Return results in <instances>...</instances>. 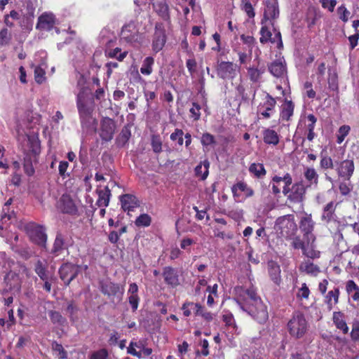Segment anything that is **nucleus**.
<instances>
[{
	"instance_id": "obj_1",
	"label": "nucleus",
	"mask_w": 359,
	"mask_h": 359,
	"mask_svg": "<svg viewBox=\"0 0 359 359\" xmlns=\"http://www.w3.org/2000/svg\"><path fill=\"white\" fill-rule=\"evenodd\" d=\"M28 149L24 151L23 168L25 173L28 176H32L35 170L34 163L37 162V158L41 153V144L37 138L27 136Z\"/></svg>"
},
{
	"instance_id": "obj_2",
	"label": "nucleus",
	"mask_w": 359,
	"mask_h": 359,
	"mask_svg": "<svg viewBox=\"0 0 359 359\" xmlns=\"http://www.w3.org/2000/svg\"><path fill=\"white\" fill-rule=\"evenodd\" d=\"M309 324L304 314L301 311H294L287 324L290 335L297 339L302 338L308 330Z\"/></svg>"
},
{
	"instance_id": "obj_3",
	"label": "nucleus",
	"mask_w": 359,
	"mask_h": 359,
	"mask_svg": "<svg viewBox=\"0 0 359 359\" xmlns=\"http://www.w3.org/2000/svg\"><path fill=\"white\" fill-rule=\"evenodd\" d=\"M338 203L330 201L323 208L320 219L324 225L330 230L332 233L336 234L339 231L340 222L336 215V208Z\"/></svg>"
},
{
	"instance_id": "obj_4",
	"label": "nucleus",
	"mask_w": 359,
	"mask_h": 359,
	"mask_svg": "<svg viewBox=\"0 0 359 359\" xmlns=\"http://www.w3.org/2000/svg\"><path fill=\"white\" fill-rule=\"evenodd\" d=\"M275 229L281 237L292 238L297 231L294 216L292 214L279 217L276 219Z\"/></svg>"
},
{
	"instance_id": "obj_5",
	"label": "nucleus",
	"mask_w": 359,
	"mask_h": 359,
	"mask_svg": "<svg viewBox=\"0 0 359 359\" xmlns=\"http://www.w3.org/2000/svg\"><path fill=\"white\" fill-rule=\"evenodd\" d=\"M76 107L81 124L89 122L92 118L94 107L93 103L88 104L84 90H81L76 97Z\"/></svg>"
},
{
	"instance_id": "obj_6",
	"label": "nucleus",
	"mask_w": 359,
	"mask_h": 359,
	"mask_svg": "<svg viewBox=\"0 0 359 359\" xmlns=\"http://www.w3.org/2000/svg\"><path fill=\"white\" fill-rule=\"evenodd\" d=\"M315 226L316 222L312 218V215L304 212L299 222V228L308 245L310 243H313L316 240V236L313 233Z\"/></svg>"
},
{
	"instance_id": "obj_7",
	"label": "nucleus",
	"mask_w": 359,
	"mask_h": 359,
	"mask_svg": "<svg viewBox=\"0 0 359 359\" xmlns=\"http://www.w3.org/2000/svg\"><path fill=\"white\" fill-rule=\"evenodd\" d=\"M276 99L269 93L264 92V97L257 106V116L259 118H270L276 111Z\"/></svg>"
},
{
	"instance_id": "obj_8",
	"label": "nucleus",
	"mask_w": 359,
	"mask_h": 359,
	"mask_svg": "<svg viewBox=\"0 0 359 359\" xmlns=\"http://www.w3.org/2000/svg\"><path fill=\"white\" fill-rule=\"evenodd\" d=\"M167 41L165 25L163 22H157L154 26V32L151 39V50L158 53L163 50Z\"/></svg>"
},
{
	"instance_id": "obj_9",
	"label": "nucleus",
	"mask_w": 359,
	"mask_h": 359,
	"mask_svg": "<svg viewBox=\"0 0 359 359\" xmlns=\"http://www.w3.org/2000/svg\"><path fill=\"white\" fill-rule=\"evenodd\" d=\"M242 309L247 311L259 323H264L269 318L266 306L261 300H258L255 304H249L242 306Z\"/></svg>"
},
{
	"instance_id": "obj_10",
	"label": "nucleus",
	"mask_w": 359,
	"mask_h": 359,
	"mask_svg": "<svg viewBox=\"0 0 359 359\" xmlns=\"http://www.w3.org/2000/svg\"><path fill=\"white\" fill-rule=\"evenodd\" d=\"M216 72L217 76L224 80H233L239 72V67L229 61L218 62Z\"/></svg>"
},
{
	"instance_id": "obj_11",
	"label": "nucleus",
	"mask_w": 359,
	"mask_h": 359,
	"mask_svg": "<svg viewBox=\"0 0 359 359\" xmlns=\"http://www.w3.org/2000/svg\"><path fill=\"white\" fill-rule=\"evenodd\" d=\"M281 182H284V187L283 188V194L287 196L288 199V195L291 191L290 186L292 184V178L289 172L285 173L283 177L274 175L271 182L272 193L274 195H278L280 194V188L278 187L276 184H280Z\"/></svg>"
},
{
	"instance_id": "obj_12",
	"label": "nucleus",
	"mask_w": 359,
	"mask_h": 359,
	"mask_svg": "<svg viewBox=\"0 0 359 359\" xmlns=\"http://www.w3.org/2000/svg\"><path fill=\"white\" fill-rule=\"evenodd\" d=\"M80 267L81 266L70 262H66L61 265L59 269V275L65 285H69L77 277Z\"/></svg>"
},
{
	"instance_id": "obj_13",
	"label": "nucleus",
	"mask_w": 359,
	"mask_h": 359,
	"mask_svg": "<svg viewBox=\"0 0 359 359\" xmlns=\"http://www.w3.org/2000/svg\"><path fill=\"white\" fill-rule=\"evenodd\" d=\"M57 208L63 214L72 216L78 215V208L75 201L69 194H62L57 203Z\"/></svg>"
},
{
	"instance_id": "obj_14",
	"label": "nucleus",
	"mask_w": 359,
	"mask_h": 359,
	"mask_svg": "<svg viewBox=\"0 0 359 359\" xmlns=\"http://www.w3.org/2000/svg\"><path fill=\"white\" fill-rule=\"evenodd\" d=\"M162 277L166 285L171 288H177L181 285L180 276L178 269L171 266L163 268Z\"/></svg>"
},
{
	"instance_id": "obj_15",
	"label": "nucleus",
	"mask_w": 359,
	"mask_h": 359,
	"mask_svg": "<svg viewBox=\"0 0 359 359\" xmlns=\"http://www.w3.org/2000/svg\"><path fill=\"white\" fill-rule=\"evenodd\" d=\"M27 232L31 241L41 246H44L47 241V235L43 226L35 224H29Z\"/></svg>"
},
{
	"instance_id": "obj_16",
	"label": "nucleus",
	"mask_w": 359,
	"mask_h": 359,
	"mask_svg": "<svg viewBox=\"0 0 359 359\" xmlns=\"http://www.w3.org/2000/svg\"><path fill=\"white\" fill-rule=\"evenodd\" d=\"M116 123L112 118L104 117L101 120L100 137L102 141H111L114 137Z\"/></svg>"
},
{
	"instance_id": "obj_17",
	"label": "nucleus",
	"mask_w": 359,
	"mask_h": 359,
	"mask_svg": "<svg viewBox=\"0 0 359 359\" xmlns=\"http://www.w3.org/2000/svg\"><path fill=\"white\" fill-rule=\"evenodd\" d=\"M306 194V187L302 182L293 184L287 201L292 204H302Z\"/></svg>"
},
{
	"instance_id": "obj_18",
	"label": "nucleus",
	"mask_w": 359,
	"mask_h": 359,
	"mask_svg": "<svg viewBox=\"0 0 359 359\" xmlns=\"http://www.w3.org/2000/svg\"><path fill=\"white\" fill-rule=\"evenodd\" d=\"M279 16V8L278 3L267 1L264 8L263 18L261 20V24H265L269 21L271 27L275 25V20Z\"/></svg>"
},
{
	"instance_id": "obj_19",
	"label": "nucleus",
	"mask_w": 359,
	"mask_h": 359,
	"mask_svg": "<svg viewBox=\"0 0 359 359\" xmlns=\"http://www.w3.org/2000/svg\"><path fill=\"white\" fill-rule=\"evenodd\" d=\"M4 283L6 285V288H5L2 294H4L5 292L7 291H19L21 288L22 280L20 277V275L13 271H8L4 279Z\"/></svg>"
},
{
	"instance_id": "obj_20",
	"label": "nucleus",
	"mask_w": 359,
	"mask_h": 359,
	"mask_svg": "<svg viewBox=\"0 0 359 359\" xmlns=\"http://www.w3.org/2000/svg\"><path fill=\"white\" fill-rule=\"evenodd\" d=\"M355 170V165L353 160L346 159L341 161L337 168L339 177L344 180H350Z\"/></svg>"
},
{
	"instance_id": "obj_21",
	"label": "nucleus",
	"mask_w": 359,
	"mask_h": 359,
	"mask_svg": "<svg viewBox=\"0 0 359 359\" xmlns=\"http://www.w3.org/2000/svg\"><path fill=\"white\" fill-rule=\"evenodd\" d=\"M56 22L55 16L50 13H43L39 18L36 28L41 31H50Z\"/></svg>"
},
{
	"instance_id": "obj_22",
	"label": "nucleus",
	"mask_w": 359,
	"mask_h": 359,
	"mask_svg": "<svg viewBox=\"0 0 359 359\" xmlns=\"http://www.w3.org/2000/svg\"><path fill=\"white\" fill-rule=\"evenodd\" d=\"M101 292L108 297L116 296L121 290L120 285L108 280H101L99 283Z\"/></svg>"
},
{
	"instance_id": "obj_23",
	"label": "nucleus",
	"mask_w": 359,
	"mask_h": 359,
	"mask_svg": "<svg viewBox=\"0 0 359 359\" xmlns=\"http://www.w3.org/2000/svg\"><path fill=\"white\" fill-rule=\"evenodd\" d=\"M121 208L124 211H133L140 204L136 196L132 194H123L120 196Z\"/></svg>"
},
{
	"instance_id": "obj_24",
	"label": "nucleus",
	"mask_w": 359,
	"mask_h": 359,
	"mask_svg": "<svg viewBox=\"0 0 359 359\" xmlns=\"http://www.w3.org/2000/svg\"><path fill=\"white\" fill-rule=\"evenodd\" d=\"M97 194V199L96 201V205L98 207L106 208L109 205L110 197L111 196V190L109 188L106 186L103 188L99 187L95 191Z\"/></svg>"
},
{
	"instance_id": "obj_25",
	"label": "nucleus",
	"mask_w": 359,
	"mask_h": 359,
	"mask_svg": "<svg viewBox=\"0 0 359 359\" xmlns=\"http://www.w3.org/2000/svg\"><path fill=\"white\" fill-rule=\"evenodd\" d=\"M294 104L292 100H285L281 105L280 119L283 121H289L294 114Z\"/></svg>"
},
{
	"instance_id": "obj_26",
	"label": "nucleus",
	"mask_w": 359,
	"mask_h": 359,
	"mask_svg": "<svg viewBox=\"0 0 359 359\" xmlns=\"http://www.w3.org/2000/svg\"><path fill=\"white\" fill-rule=\"evenodd\" d=\"M238 191L243 192L246 198L252 197L255 194L253 189L243 181L238 182L231 187V192L233 197H238L240 196L238 193Z\"/></svg>"
},
{
	"instance_id": "obj_27",
	"label": "nucleus",
	"mask_w": 359,
	"mask_h": 359,
	"mask_svg": "<svg viewBox=\"0 0 359 359\" xmlns=\"http://www.w3.org/2000/svg\"><path fill=\"white\" fill-rule=\"evenodd\" d=\"M299 270L302 273L316 276L320 271V267L311 259H305L300 264Z\"/></svg>"
},
{
	"instance_id": "obj_28",
	"label": "nucleus",
	"mask_w": 359,
	"mask_h": 359,
	"mask_svg": "<svg viewBox=\"0 0 359 359\" xmlns=\"http://www.w3.org/2000/svg\"><path fill=\"white\" fill-rule=\"evenodd\" d=\"M333 323L344 334L348 332L349 328L346 322V317L341 311H334L332 315Z\"/></svg>"
},
{
	"instance_id": "obj_29",
	"label": "nucleus",
	"mask_w": 359,
	"mask_h": 359,
	"mask_svg": "<svg viewBox=\"0 0 359 359\" xmlns=\"http://www.w3.org/2000/svg\"><path fill=\"white\" fill-rule=\"evenodd\" d=\"M68 247L65 236L62 233L58 232L55 236L51 253L55 256H58L64 250L68 249Z\"/></svg>"
},
{
	"instance_id": "obj_30",
	"label": "nucleus",
	"mask_w": 359,
	"mask_h": 359,
	"mask_svg": "<svg viewBox=\"0 0 359 359\" xmlns=\"http://www.w3.org/2000/svg\"><path fill=\"white\" fill-rule=\"evenodd\" d=\"M263 141L266 144L276 146L280 142V135L271 128H266L262 131Z\"/></svg>"
},
{
	"instance_id": "obj_31",
	"label": "nucleus",
	"mask_w": 359,
	"mask_h": 359,
	"mask_svg": "<svg viewBox=\"0 0 359 359\" xmlns=\"http://www.w3.org/2000/svg\"><path fill=\"white\" fill-rule=\"evenodd\" d=\"M269 71L275 77H283L286 72V65L279 60H275L269 65Z\"/></svg>"
},
{
	"instance_id": "obj_32",
	"label": "nucleus",
	"mask_w": 359,
	"mask_h": 359,
	"mask_svg": "<svg viewBox=\"0 0 359 359\" xmlns=\"http://www.w3.org/2000/svg\"><path fill=\"white\" fill-rule=\"evenodd\" d=\"M339 294V288L335 287L333 290H330L325 296V303L330 310H331L334 305L338 304Z\"/></svg>"
},
{
	"instance_id": "obj_33",
	"label": "nucleus",
	"mask_w": 359,
	"mask_h": 359,
	"mask_svg": "<svg viewBox=\"0 0 359 359\" xmlns=\"http://www.w3.org/2000/svg\"><path fill=\"white\" fill-rule=\"evenodd\" d=\"M152 1V5L156 13L165 21L170 20L169 8L165 1H161L154 3Z\"/></svg>"
},
{
	"instance_id": "obj_34",
	"label": "nucleus",
	"mask_w": 359,
	"mask_h": 359,
	"mask_svg": "<svg viewBox=\"0 0 359 359\" xmlns=\"http://www.w3.org/2000/svg\"><path fill=\"white\" fill-rule=\"evenodd\" d=\"M268 272L271 279L276 283L280 282V268L275 262L271 261L268 263Z\"/></svg>"
},
{
	"instance_id": "obj_35",
	"label": "nucleus",
	"mask_w": 359,
	"mask_h": 359,
	"mask_svg": "<svg viewBox=\"0 0 359 359\" xmlns=\"http://www.w3.org/2000/svg\"><path fill=\"white\" fill-rule=\"evenodd\" d=\"M306 118L309 121V123L306 125V139L309 142H312L316 136L314 129L317 122V118L313 114H309L306 116Z\"/></svg>"
},
{
	"instance_id": "obj_36",
	"label": "nucleus",
	"mask_w": 359,
	"mask_h": 359,
	"mask_svg": "<svg viewBox=\"0 0 359 359\" xmlns=\"http://www.w3.org/2000/svg\"><path fill=\"white\" fill-rule=\"evenodd\" d=\"M249 79L253 83H257L260 81L262 74L265 72L264 67H257L255 66L247 68Z\"/></svg>"
},
{
	"instance_id": "obj_37",
	"label": "nucleus",
	"mask_w": 359,
	"mask_h": 359,
	"mask_svg": "<svg viewBox=\"0 0 359 359\" xmlns=\"http://www.w3.org/2000/svg\"><path fill=\"white\" fill-rule=\"evenodd\" d=\"M304 177L310 184V186L314 184L317 186L318 184V175L313 168L306 167L304 168Z\"/></svg>"
},
{
	"instance_id": "obj_38",
	"label": "nucleus",
	"mask_w": 359,
	"mask_h": 359,
	"mask_svg": "<svg viewBox=\"0 0 359 359\" xmlns=\"http://www.w3.org/2000/svg\"><path fill=\"white\" fill-rule=\"evenodd\" d=\"M248 170L250 173L252 174L257 178H263L266 174V170L264 165L259 163H251Z\"/></svg>"
},
{
	"instance_id": "obj_39",
	"label": "nucleus",
	"mask_w": 359,
	"mask_h": 359,
	"mask_svg": "<svg viewBox=\"0 0 359 359\" xmlns=\"http://www.w3.org/2000/svg\"><path fill=\"white\" fill-rule=\"evenodd\" d=\"M346 290L351 295L353 301H359V286L353 280H348L346 283Z\"/></svg>"
},
{
	"instance_id": "obj_40",
	"label": "nucleus",
	"mask_w": 359,
	"mask_h": 359,
	"mask_svg": "<svg viewBox=\"0 0 359 359\" xmlns=\"http://www.w3.org/2000/svg\"><path fill=\"white\" fill-rule=\"evenodd\" d=\"M210 163L208 160L201 162L200 164L195 168V174L197 177H200L201 180H205L208 175Z\"/></svg>"
},
{
	"instance_id": "obj_41",
	"label": "nucleus",
	"mask_w": 359,
	"mask_h": 359,
	"mask_svg": "<svg viewBox=\"0 0 359 359\" xmlns=\"http://www.w3.org/2000/svg\"><path fill=\"white\" fill-rule=\"evenodd\" d=\"M262 27L259 31V34L261 35L259 38V41L262 44H265L269 42L271 43H274V41H272V33L270 31L269 28L266 25V23L265 24H261Z\"/></svg>"
},
{
	"instance_id": "obj_42",
	"label": "nucleus",
	"mask_w": 359,
	"mask_h": 359,
	"mask_svg": "<svg viewBox=\"0 0 359 359\" xmlns=\"http://www.w3.org/2000/svg\"><path fill=\"white\" fill-rule=\"evenodd\" d=\"M154 65V58L151 56L146 57L140 67V72L144 76L150 75L153 72V66Z\"/></svg>"
},
{
	"instance_id": "obj_43",
	"label": "nucleus",
	"mask_w": 359,
	"mask_h": 359,
	"mask_svg": "<svg viewBox=\"0 0 359 359\" xmlns=\"http://www.w3.org/2000/svg\"><path fill=\"white\" fill-rule=\"evenodd\" d=\"M131 136L130 130L127 128H123L118 136L116 139V144L118 147H124L129 141Z\"/></svg>"
},
{
	"instance_id": "obj_44",
	"label": "nucleus",
	"mask_w": 359,
	"mask_h": 359,
	"mask_svg": "<svg viewBox=\"0 0 359 359\" xmlns=\"http://www.w3.org/2000/svg\"><path fill=\"white\" fill-rule=\"evenodd\" d=\"M201 143L204 149H208V147H214L216 145L215 137L210 133H204L201 137Z\"/></svg>"
},
{
	"instance_id": "obj_45",
	"label": "nucleus",
	"mask_w": 359,
	"mask_h": 359,
	"mask_svg": "<svg viewBox=\"0 0 359 359\" xmlns=\"http://www.w3.org/2000/svg\"><path fill=\"white\" fill-rule=\"evenodd\" d=\"M163 142L158 134H153L151 136V146L155 154H160L162 151Z\"/></svg>"
},
{
	"instance_id": "obj_46",
	"label": "nucleus",
	"mask_w": 359,
	"mask_h": 359,
	"mask_svg": "<svg viewBox=\"0 0 359 359\" xmlns=\"http://www.w3.org/2000/svg\"><path fill=\"white\" fill-rule=\"evenodd\" d=\"M48 316L50 321L54 325H64L67 322L66 318H64L59 311H49Z\"/></svg>"
},
{
	"instance_id": "obj_47",
	"label": "nucleus",
	"mask_w": 359,
	"mask_h": 359,
	"mask_svg": "<svg viewBox=\"0 0 359 359\" xmlns=\"http://www.w3.org/2000/svg\"><path fill=\"white\" fill-rule=\"evenodd\" d=\"M34 271L41 280L48 279L47 267L41 260H38L35 264Z\"/></svg>"
},
{
	"instance_id": "obj_48",
	"label": "nucleus",
	"mask_w": 359,
	"mask_h": 359,
	"mask_svg": "<svg viewBox=\"0 0 359 359\" xmlns=\"http://www.w3.org/2000/svg\"><path fill=\"white\" fill-rule=\"evenodd\" d=\"M121 49L116 47L112 50L106 52V55L110 58H116L118 61H122L126 57L128 53L126 51L121 53Z\"/></svg>"
},
{
	"instance_id": "obj_49",
	"label": "nucleus",
	"mask_w": 359,
	"mask_h": 359,
	"mask_svg": "<svg viewBox=\"0 0 359 359\" xmlns=\"http://www.w3.org/2000/svg\"><path fill=\"white\" fill-rule=\"evenodd\" d=\"M310 294L311 291L309 287L305 283H304L302 284L301 287L299 288L296 297L297 299L302 301L303 299H308Z\"/></svg>"
},
{
	"instance_id": "obj_50",
	"label": "nucleus",
	"mask_w": 359,
	"mask_h": 359,
	"mask_svg": "<svg viewBox=\"0 0 359 359\" xmlns=\"http://www.w3.org/2000/svg\"><path fill=\"white\" fill-rule=\"evenodd\" d=\"M151 217L148 214H141L137 217L135 223L137 226L147 227L151 224Z\"/></svg>"
},
{
	"instance_id": "obj_51",
	"label": "nucleus",
	"mask_w": 359,
	"mask_h": 359,
	"mask_svg": "<svg viewBox=\"0 0 359 359\" xmlns=\"http://www.w3.org/2000/svg\"><path fill=\"white\" fill-rule=\"evenodd\" d=\"M241 8L249 18H253L255 16L254 8L249 0H241Z\"/></svg>"
},
{
	"instance_id": "obj_52",
	"label": "nucleus",
	"mask_w": 359,
	"mask_h": 359,
	"mask_svg": "<svg viewBox=\"0 0 359 359\" xmlns=\"http://www.w3.org/2000/svg\"><path fill=\"white\" fill-rule=\"evenodd\" d=\"M350 130L351 128L348 125H343L339 128L337 140L338 144L343 142L345 137L348 135Z\"/></svg>"
},
{
	"instance_id": "obj_53",
	"label": "nucleus",
	"mask_w": 359,
	"mask_h": 359,
	"mask_svg": "<svg viewBox=\"0 0 359 359\" xmlns=\"http://www.w3.org/2000/svg\"><path fill=\"white\" fill-rule=\"evenodd\" d=\"M142 346V342H133L130 341V345L128 348V353L131 354L132 355L136 356L138 358H142V352L137 351L135 347H137V348H141Z\"/></svg>"
},
{
	"instance_id": "obj_54",
	"label": "nucleus",
	"mask_w": 359,
	"mask_h": 359,
	"mask_svg": "<svg viewBox=\"0 0 359 359\" xmlns=\"http://www.w3.org/2000/svg\"><path fill=\"white\" fill-rule=\"evenodd\" d=\"M12 39L11 34L7 28H3L0 31V45L6 46L9 43Z\"/></svg>"
},
{
	"instance_id": "obj_55",
	"label": "nucleus",
	"mask_w": 359,
	"mask_h": 359,
	"mask_svg": "<svg viewBox=\"0 0 359 359\" xmlns=\"http://www.w3.org/2000/svg\"><path fill=\"white\" fill-rule=\"evenodd\" d=\"M258 300H261V298L257 295L255 288L253 286L247 288V302L255 304Z\"/></svg>"
},
{
	"instance_id": "obj_56",
	"label": "nucleus",
	"mask_w": 359,
	"mask_h": 359,
	"mask_svg": "<svg viewBox=\"0 0 359 359\" xmlns=\"http://www.w3.org/2000/svg\"><path fill=\"white\" fill-rule=\"evenodd\" d=\"M337 14L339 18L344 22H346L348 20L350 12L347 10L344 4L341 5L337 8Z\"/></svg>"
},
{
	"instance_id": "obj_57",
	"label": "nucleus",
	"mask_w": 359,
	"mask_h": 359,
	"mask_svg": "<svg viewBox=\"0 0 359 359\" xmlns=\"http://www.w3.org/2000/svg\"><path fill=\"white\" fill-rule=\"evenodd\" d=\"M46 72L41 67L37 66L34 69V79L39 84H41L46 80Z\"/></svg>"
},
{
	"instance_id": "obj_58",
	"label": "nucleus",
	"mask_w": 359,
	"mask_h": 359,
	"mask_svg": "<svg viewBox=\"0 0 359 359\" xmlns=\"http://www.w3.org/2000/svg\"><path fill=\"white\" fill-rule=\"evenodd\" d=\"M183 135L184 132L182 129L176 128L175 131L171 133L170 138L172 141L177 140V144L180 146H182L184 144Z\"/></svg>"
},
{
	"instance_id": "obj_59",
	"label": "nucleus",
	"mask_w": 359,
	"mask_h": 359,
	"mask_svg": "<svg viewBox=\"0 0 359 359\" xmlns=\"http://www.w3.org/2000/svg\"><path fill=\"white\" fill-rule=\"evenodd\" d=\"M320 166L323 170L332 169L334 168V163L331 157L328 156H322Z\"/></svg>"
},
{
	"instance_id": "obj_60",
	"label": "nucleus",
	"mask_w": 359,
	"mask_h": 359,
	"mask_svg": "<svg viewBox=\"0 0 359 359\" xmlns=\"http://www.w3.org/2000/svg\"><path fill=\"white\" fill-rule=\"evenodd\" d=\"M201 106L197 102H192V107L189 109V111L191 113V117L194 121H198L201 118Z\"/></svg>"
},
{
	"instance_id": "obj_61",
	"label": "nucleus",
	"mask_w": 359,
	"mask_h": 359,
	"mask_svg": "<svg viewBox=\"0 0 359 359\" xmlns=\"http://www.w3.org/2000/svg\"><path fill=\"white\" fill-rule=\"evenodd\" d=\"M304 255H305L308 259H316L319 258L320 255V252L318 250L313 249L312 248H306L305 247L302 251Z\"/></svg>"
},
{
	"instance_id": "obj_62",
	"label": "nucleus",
	"mask_w": 359,
	"mask_h": 359,
	"mask_svg": "<svg viewBox=\"0 0 359 359\" xmlns=\"http://www.w3.org/2000/svg\"><path fill=\"white\" fill-rule=\"evenodd\" d=\"M235 294L238 299L247 302V288L244 286H236L234 288Z\"/></svg>"
},
{
	"instance_id": "obj_63",
	"label": "nucleus",
	"mask_w": 359,
	"mask_h": 359,
	"mask_svg": "<svg viewBox=\"0 0 359 359\" xmlns=\"http://www.w3.org/2000/svg\"><path fill=\"white\" fill-rule=\"evenodd\" d=\"M351 337L353 341L359 340V320H355L353 322Z\"/></svg>"
},
{
	"instance_id": "obj_64",
	"label": "nucleus",
	"mask_w": 359,
	"mask_h": 359,
	"mask_svg": "<svg viewBox=\"0 0 359 359\" xmlns=\"http://www.w3.org/2000/svg\"><path fill=\"white\" fill-rule=\"evenodd\" d=\"M108 357V352L106 349L102 348L97 351L93 352L90 359H107Z\"/></svg>"
}]
</instances>
